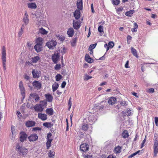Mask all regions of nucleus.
Instances as JSON below:
<instances>
[{
  "label": "nucleus",
  "instance_id": "bb28decb",
  "mask_svg": "<svg viewBox=\"0 0 158 158\" xmlns=\"http://www.w3.org/2000/svg\"><path fill=\"white\" fill-rule=\"evenodd\" d=\"M40 60V57L39 56H36L32 58L31 62L33 63H35Z\"/></svg>",
  "mask_w": 158,
  "mask_h": 158
},
{
  "label": "nucleus",
  "instance_id": "4be33fe9",
  "mask_svg": "<svg viewBox=\"0 0 158 158\" xmlns=\"http://www.w3.org/2000/svg\"><path fill=\"white\" fill-rule=\"evenodd\" d=\"M28 8L31 9H35L37 7L36 4L34 2H31L27 3Z\"/></svg>",
  "mask_w": 158,
  "mask_h": 158
},
{
  "label": "nucleus",
  "instance_id": "052dcab7",
  "mask_svg": "<svg viewBox=\"0 0 158 158\" xmlns=\"http://www.w3.org/2000/svg\"><path fill=\"white\" fill-rule=\"evenodd\" d=\"M51 143H50V142H48L47 141L46 143V146L47 149H49V148L51 145Z\"/></svg>",
  "mask_w": 158,
  "mask_h": 158
},
{
  "label": "nucleus",
  "instance_id": "09e8293b",
  "mask_svg": "<svg viewBox=\"0 0 158 158\" xmlns=\"http://www.w3.org/2000/svg\"><path fill=\"white\" fill-rule=\"evenodd\" d=\"M61 65L60 64H57L55 67V69L56 70H59L61 68Z\"/></svg>",
  "mask_w": 158,
  "mask_h": 158
},
{
  "label": "nucleus",
  "instance_id": "e2e57ef3",
  "mask_svg": "<svg viewBox=\"0 0 158 158\" xmlns=\"http://www.w3.org/2000/svg\"><path fill=\"white\" fill-rule=\"evenodd\" d=\"M132 38V37L130 35H128L127 37V41H129V42H130Z\"/></svg>",
  "mask_w": 158,
  "mask_h": 158
},
{
  "label": "nucleus",
  "instance_id": "6e6552de",
  "mask_svg": "<svg viewBox=\"0 0 158 158\" xmlns=\"http://www.w3.org/2000/svg\"><path fill=\"white\" fill-rule=\"evenodd\" d=\"M27 137V135L24 132L22 131L20 133V141L23 142L26 140Z\"/></svg>",
  "mask_w": 158,
  "mask_h": 158
},
{
  "label": "nucleus",
  "instance_id": "864d4df0",
  "mask_svg": "<svg viewBox=\"0 0 158 158\" xmlns=\"http://www.w3.org/2000/svg\"><path fill=\"white\" fill-rule=\"evenodd\" d=\"M155 123L156 126L158 127V117H156L155 118Z\"/></svg>",
  "mask_w": 158,
  "mask_h": 158
},
{
  "label": "nucleus",
  "instance_id": "a18cd8bd",
  "mask_svg": "<svg viewBox=\"0 0 158 158\" xmlns=\"http://www.w3.org/2000/svg\"><path fill=\"white\" fill-rule=\"evenodd\" d=\"M96 45L97 44L90 45L89 47V50H93V49L95 47Z\"/></svg>",
  "mask_w": 158,
  "mask_h": 158
},
{
  "label": "nucleus",
  "instance_id": "4d7b16f0",
  "mask_svg": "<svg viewBox=\"0 0 158 158\" xmlns=\"http://www.w3.org/2000/svg\"><path fill=\"white\" fill-rule=\"evenodd\" d=\"M120 104L122 106H127V104L126 102L124 101H123L120 102Z\"/></svg>",
  "mask_w": 158,
  "mask_h": 158
},
{
  "label": "nucleus",
  "instance_id": "58836bf2",
  "mask_svg": "<svg viewBox=\"0 0 158 158\" xmlns=\"http://www.w3.org/2000/svg\"><path fill=\"white\" fill-rule=\"evenodd\" d=\"M43 40V39L42 38L39 37L36 39V41L37 44H38L39 43L40 44H42Z\"/></svg>",
  "mask_w": 158,
  "mask_h": 158
},
{
  "label": "nucleus",
  "instance_id": "a19ab883",
  "mask_svg": "<svg viewBox=\"0 0 158 158\" xmlns=\"http://www.w3.org/2000/svg\"><path fill=\"white\" fill-rule=\"evenodd\" d=\"M122 136L123 138H125L128 137L129 135L127 131H125L123 132L122 134Z\"/></svg>",
  "mask_w": 158,
  "mask_h": 158
},
{
  "label": "nucleus",
  "instance_id": "7c9ffc66",
  "mask_svg": "<svg viewBox=\"0 0 158 158\" xmlns=\"http://www.w3.org/2000/svg\"><path fill=\"white\" fill-rule=\"evenodd\" d=\"M53 125V124L51 123L46 122L43 124V126L47 128H51Z\"/></svg>",
  "mask_w": 158,
  "mask_h": 158
},
{
  "label": "nucleus",
  "instance_id": "5701e85b",
  "mask_svg": "<svg viewBox=\"0 0 158 158\" xmlns=\"http://www.w3.org/2000/svg\"><path fill=\"white\" fill-rule=\"evenodd\" d=\"M74 31L72 27L68 29L67 32V34L69 35V37H72L73 36L74 34Z\"/></svg>",
  "mask_w": 158,
  "mask_h": 158
},
{
  "label": "nucleus",
  "instance_id": "c9c22d12",
  "mask_svg": "<svg viewBox=\"0 0 158 158\" xmlns=\"http://www.w3.org/2000/svg\"><path fill=\"white\" fill-rule=\"evenodd\" d=\"M126 113L127 114V116H130L132 115V110L127 108L126 112Z\"/></svg>",
  "mask_w": 158,
  "mask_h": 158
},
{
  "label": "nucleus",
  "instance_id": "37998d69",
  "mask_svg": "<svg viewBox=\"0 0 158 158\" xmlns=\"http://www.w3.org/2000/svg\"><path fill=\"white\" fill-rule=\"evenodd\" d=\"M55 78L56 81H59L62 78V76L60 74H58L56 76Z\"/></svg>",
  "mask_w": 158,
  "mask_h": 158
},
{
  "label": "nucleus",
  "instance_id": "2eb2a0df",
  "mask_svg": "<svg viewBox=\"0 0 158 158\" xmlns=\"http://www.w3.org/2000/svg\"><path fill=\"white\" fill-rule=\"evenodd\" d=\"M80 21H75L73 20V27L76 30L78 29L80 27Z\"/></svg>",
  "mask_w": 158,
  "mask_h": 158
},
{
  "label": "nucleus",
  "instance_id": "a878e982",
  "mask_svg": "<svg viewBox=\"0 0 158 158\" xmlns=\"http://www.w3.org/2000/svg\"><path fill=\"white\" fill-rule=\"evenodd\" d=\"M122 148L118 146L115 148L114 150V153L116 154L119 153L121 152Z\"/></svg>",
  "mask_w": 158,
  "mask_h": 158
},
{
  "label": "nucleus",
  "instance_id": "680f3d73",
  "mask_svg": "<svg viewBox=\"0 0 158 158\" xmlns=\"http://www.w3.org/2000/svg\"><path fill=\"white\" fill-rule=\"evenodd\" d=\"M66 85V82L65 81H63L61 85V87L62 88H64V87H65Z\"/></svg>",
  "mask_w": 158,
  "mask_h": 158
},
{
  "label": "nucleus",
  "instance_id": "20e7f679",
  "mask_svg": "<svg viewBox=\"0 0 158 158\" xmlns=\"http://www.w3.org/2000/svg\"><path fill=\"white\" fill-rule=\"evenodd\" d=\"M97 119V117L94 114H91L89 116L88 120L90 124L94 123Z\"/></svg>",
  "mask_w": 158,
  "mask_h": 158
},
{
  "label": "nucleus",
  "instance_id": "de8ad7c7",
  "mask_svg": "<svg viewBox=\"0 0 158 158\" xmlns=\"http://www.w3.org/2000/svg\"><path fill=\"white\" fill-rule=\"evenodd\" d=\"M113 3L116 5H118L120 2L119 0H113Z\"/></svg>",
  "mask_w": 158,
  "mask_h": 158
},
{
  "label": "nucleus",
  "instance_id": "774afa93",
  "mask_svg": "<svg viewBox=\"0 0 158 158\" xmlns=\"http://www.w3.org/2000/svg\"><path fill=\"white\" fill-rule=\"evenodd\" d=\"M107 158H116V157L113 155H109Z\"/></svg>",
  "mask_w": 158,
  "mask_h": 158
},
{
  "label": "nucleus",
  "instance_id": "79ce46f5",
  "mask_svg": "<svg viewBox=\"0 0 158 158\" xmlns=\"http://www.w3.org/2000/svg\"><path fill=\"white\" fill-rule=\"evenodd\" d=\"M140 152V151L139 150V151H138L136 152H135L131 154V155L130 156H128V158H132V157L135 156L137 154H138V155H139V153Z\"/></svg>",
  "mask_w": 158,
  "mask_h": 158
},
{
  "label": "nucleus",
  "instance_id": "4468645a",
  "mask_svg": "<svg viewBox=\"0 0 158 158\" xmlns=\"http://www.w3.org/2000/svg\"><path fill=\"white\" fill-rule=\"evenodd\" d=\"M114 45V43L113 42L110 41L109 42L108 44H105L104 45V47L106 49V51H107L109 48H112Z\"/></svg>",
  "mask_w": 158,
  "mask_h": 158
},
{
  "label": "nucleus",
  "instance_id": "e433bc0d",
  "mask_svg": "<svg viewBox=\"0 0 158 158\" xmlns=\"http://www.w3.org/2000/svg\"><path fill=\"white\" fill-rule=\"evenodd\" d=\"M59 85L57 83H55L52 86V89L53 92L55 91L58 88Z\"/></svg>",
  "mask_w": 158,
  "mask_h": 158
},
{
  "label": "nucleus",
  "instance_id": "f8f14e48",
  "mask_svg": "<svg viewBox=\"0 0 158 158\" xmlns=\"http://www.w3.org/2000/svg\"><path fill=\"white\" fill-rule=\"evenodd\" d=\"M32 73L34 78H38L40 77V71L37 70L33 69Z\"/></svg>",
  "mask_w": 158,
  "mask_h": 158
},
{
  "label": "nucleus",
  "instance_id": "2f4dec72",
  "mask_svg": "<svg viewBox=\"0 0 158 158\" xmlns=\"http://www.w3.org/2000/svg\"><path fill=\"white\" fill-rule=\"evenodd\" d=\"M131 52L133 55L137 58H138V56L137 55V51L136 50V49L133 47H131Z\"/></svg>",
  "mask_w": 158,
  "mask_h": 158
},
{
  "label": "nucleus",
  "instance_id": "f3484780",
  "mask_svg": "<svg viewBox=\"0 0 158 158\" xmlns=\"http://www.w3.org/2000/svg\"><path fill=\"white\" fill-rule=\"evenodd\" d=\"M106 102L104 101H102L100 103H97L95 105V108H96V109L99 110L102 109L103 108L104 106L103 105H102L101 104L103 103Z\"/></svg>",
  "mask_w": 158,
  "mask_h": 158
},
{
  "label": "nucleus",
  "instance_id": "c756f323",
  "mask_svg": "<svg viewBox=\"0 0 158 158\" xmlns=\"http://www.w3.org/2000/svg\"><path fill=\"white\" fill-rule=\"evenodd\" d=\"M45 112L46 114L50 116L52 115L53 113V110L52 108L46 109Z\"/></svg>",
  "mask_w": 158,
  "mask_h": 158
},
{
  "label": "nucleus",
  "instance_id": "39448f33",
  "mask_svg": "<svg viewBox=\"0 0 158 158\" xmlns=\"http://www.w3.org/2000/svg\"><path fill=\"white\" fill-rule=\"evenodd\" d=\"M80 149L81 151L85 152L89 149V145L87 143H83L80 146Z\"/></svg>",
  "mask_w": 158,
  "mask_h": 158
},
{
  "label": "nucleus",
  "instance_id": "3c124183",
  "mask_svg": "<svg viewBox=\"0 0 158 158\" xmlns=\"http://www.w3.org/2000/svg\"><path fill=\"white\" fill-rule=\"evenodd\" d=\"M76 42V38L73 39L71 42V44L72 46H74Z\"/></svg>",
  "mask_w": 158,
  "mask_h": 158
},
{
  "label": "nucleus",
  "instance_id": "ddd939ff",
  "mask_svg": "<svg viewBox=\"0 0 158 158\" xmlns=\"http://www.w3.org/2000/svg\"><path fill=\"white\" fill-rule=\"evenodd\" d=\"M38 118L43 121H45L47 119V115L45 114L40 113L38 114Z\"/></svg>",
  "mask_w": 158,
  "mask_h": 158
},
{
  "label": "nucleus",
  "instance_id": "a211bd4d",
  "mask_svg": "<svg viewBox=\"0 0 158 158\" xmlns=\"http://www.w3.org/2000/svg\"><path fill=\"white\" fill-rule=\"evenodd\" d=\"M35 123L32 121H29L27 122L26 123V125L27 127H31L35 126Z\"/></svg>",
  "mask_w": 158,
  "mask_h": 158
},
{
  "label": "nucleus",
  "instance_id": "6e6d98bb",
  "mask_svg": "<svg viewBox=\"0 0 158 158\" xmlns=\"http://www.w3.org/2000/svg\"><path fill=\"white\" fill-rule=\"evenodd\" d=\"M57 38L58 39L61 41L64 40L65 39V38L64 37L61 36L59 35L57 36Z\"/></svg>",
  "mask_w": 158,
  "mask_h": 158
},
{
  "label": "nucleus",
  "instance_id": "c03bdc74",
  "mask_svg": "<svg viewBox=\"0 0 158 158\" xmlns=\"http://www.w3.org/2000/svg\"><path fill=\"white\" fill-rule=\"evenodd\" d=\"M55 155V152L53 150H50L49 153V156L50 157H52Z\"/></svg>",
  "mask_w": 158,
  "mask_h": 158
},
{
  "label": "nucleus",
  "instance_id": "cd10ccee",
  "mask_svg": "<svg viewBox=\"0 0 158 158\" xmlns=\"http://www.w3.org/2000/svg\"><path fill=\"white\" fill-rule=\"evenodd\" d=\"M116 102V98L114 97H111L109 98L108 101V103L109 104L111 105H113L115 104Z\"/></svg>",
  "mask_w": 158,
  "mask_h": 158
},
{
  "label": "nucleus",
  "instance_id": "423d86ee",
  "mask_svg": "<svg viewBox=\"0 0 158 158\" xmlns=\"http://www.w3.org/2000/svg\"><path fill=\"white\" fill-rule=\"evenodd\" d=\"M154 156H156L158 152V140H155L153 146Z\"/></svg>",
  "mask_w": 158,
  "mask_h": 158
},
{
  "label": "nucleus",
  "instance_id": "b1692460",
  "mask_svg": "<svg viewBox=\"0 0 158 158\" xmlns=\"http://www.w3.org/2000/svg\"><path fill=\"white\" fill-rule=\"evenodd\" d=\"M85 59L88 63H92L94 61L90 57L89 55L87 54L85 55Z\"/></svg>",
  "mask_w": 158,
  "mask_h": 158
},
{
  "label": "nucleus",
  "instance_id": "72a5a7b5",
  "mask_svg": "<svg viewBox=\"0 0 158 158\" xmlns=\"http://www.w3.org/2000/svg\"><path fill=\"white\" fill-rule=\"evenodd\" d=\"M134 12L135 10H129L126 13L125 15L127 16L131 17Z\"/></svg>",
  "mask_w": 158,
  "mask_h": 158
},
{
  "label": "nucleus",
  "instance_id": "1a4fd4ad",
  "mask_svg": "<svg viewBox=\"0 0 158 158\" xmlns=\"http://www.w3.org/2000/svg\"><path fill=\"white\" fill-rule=\"evenodd\" d=\"M28 139L30 142L35 141L38 139V136L37 134H33L28 136Z\"/></svg>",
  "mask_w": 158,
  "mask_h": 158
},
{
  "label": "nucleus",
  "instance_id": "338daca9",
  "mask_svg": "<svg viewBox=\"0 0 158 158\" xmlns=\"http://www.w3.org/2000/svg\"><path fill=\"white\" fill-rule=\"evenodd\" d=\"M92 78V77L91 76L88 75H86V77H85V79L86 80H88L89 79L91 78Z\"/></svg>",
  "mask_w": 158,
  "mask_h": 158
},
{
  "label": "nucleus",
  "instance_id": "bf43d9fd",
  "mask_svg": "<svg viewBox=\"0 0 158 158\" xmlns=\"http://www.w3.org/2000/svg\"><path fill=\"white\" fill-rule=\"evenodd\" d=\"M41 129V128L40 127H35L34 128H33V131H40Z\"/></svg>",
  "mask_w": 158,
  "mask_h": 158
},
{
  "label": "nucleus",
  "instance_id": "393cba45",
  "mask_svg": "<svg viewBox=\"0 0 158 158\" xmlns=\"http://www.w3.org/2000/svg\"><path fill=\"white\" fill-rule=\"evenodd\" d=\"M77 8L79 10H82L83 8V3L82 0L78 1L77 3Z\"/></svg>",
  "mask_w": 158,
  "mask_h": 158
},
{
  "label": "nucleus",
  "instance_id": "f257e3e1",
  "mask_svg": "<svg viewBox=\"0 0 158 158\" xmlns=\"http://www.w3.org/2000/svg\"><path fill=\"white\" fill-rule=\"evenodd\" d=\"M60 50H57L56 51L54 54L52 55V59L54 63L56 64L57 63V61L60 56Z\"/></svg>",
  "mask_w": 158,
  "mask_h": 158
},
{
  "label": "nucleus",
  "instance_id": "6ab92c4d",
  "mask_svg": "<svg viewBox=\"0 0 158 158\" xmlns=\"http://www.w3.org/2000/svg\"><path fill=\"white\" fill-rule=\"evenodd\" d=\"M45 96L48 102H52L53 98L51 94H46L45 95Z\"/></svg>",
  "mask_w": 158,
  "mask_h": 158
},
{
  "label": "nucleus",
  "instance_id": "f03ea898",
  "mask_svg": "<svg viewBox=\"0 0 158 158\" xmlns=\"http://www.w3.org/2000/svg\"><path fill=\"white\" fill-rule=\"evenodd\" d=\"M16 148L18 150V151L19 152V154L20 155H26L28 152L27 149L23 147H20L19 145H17Z\"/></svg>",
  "mask_w": 158,
  "mask_h": 158
},
{
  "label": "nucleus",
  "instance_id": "0e129e2a",
  "mask_svg": "<svg viewBox=\"0 0 158 158\" xmlns=\"http://www.w3.org/2000/svg\"><path fill=\"white\" fill-rule=\"evenodd\" d=\"M154 89L153 88H150L149 89L148 92L149 93H152L154 92Z\"/></svg>",
  "mask_w": 158,
  "mask_h": 158
},
{
  "label": "nucleus",
  "instance_id": "9d476101",
  "mask_svg": "<svg viewBox=\"0 0 158 158\" xmlns=\"http://www.w3.org/2000/svg\"><path fill=\"white\" fill-rule=\"evenodd\" d=\"M36 112H42L44 108L43 106L41 104H36L34 108Z\"/></svg>",
  "mask_w": 158,
  "mask_h": 158
},
{
  "label": "nucleus",
  "instance_id": "412c9836",
  "mask_svg": "<svg viewBox=\"0 0 158 158\" xmlns=\"http://www.w3.org/2000/svg\"><path fill=\"white\" fill-rule=\"evenodd\" d=\"M19 87L20 89L21 93L23 96L25 94V89L23 86V83L22 81H20L19 83Z\"/></svg>",
  "mask_w": 158,
  "mask_h": 158
},
{
  "label": "nucleus",
  "instance_id": "dca6fc26",
  "mask_svg": "<svg viewBox=\"0 0 158 158\" xmlns=\"http://www.w3.org/2000/svg\"><path fill=\"white\" fill-rule=\"evenodd\" d=\"M42 44L40 43L36 44L34 47V49L37 52H40L41 51Z\"/></svg>",
  "mask_w": 158,
  "mask_h": 158
},
{
  "label": "nucleus",
  "instance_id": "f704fd0d",
  "mask_svg": "<svg viewBox=\"0 0 158 158\" xmlns=\"http://www.w3.org/2000/svg\"><path fill=\"white\" fill-rule=\"evenodd\" d=\"M89 125L84 124L82 126V129L84 131H86L89 127Z\"/></svg>",
  "mask_w": 158,
  "mask_h": 158
},
{
  "label": "nucleus",
  "instance_id": "69168bd1",
  "mask_svg": "<svg viewBox=\"0 0 158 158\" xmlns=\"http://www.w3.org/2000/svg\"><path fill=\"white\" fill-rule=\"evenodd\" d=\"M71 100V98H70L69 100V102L68 103V106H69V109H70L71 106L72 105V102L70 100Z\"/></svg>",
  "mask_w": 158,
  "mask_h": 158
},
{
  "label": "nucleus",
  "instance_id": "13d9d810",
  "mask_svg": "<svg viewBox=\"0 0 158 158\" xmlns=\"http://www.w3.org/2000/svg\"><path fill=\"white\" fill-rule=\"evenodd\" d=\"M83 157L84 158H92V155H85V154L83 155Z\"/></svg>",
  "mask_w": 158,
  "mask_h": 158
},
{
  "label": "nucleus",
  "instance_id": "8fccbe9b",
  "mask_svg": "<svg viewBox=\"0 0 158 158\" xmlns=\"http://www.w3.org/2000/svg\"><path fill=\"white\" fill-rule=\"evenodd\" d=\"M2 62H6V55H2Z\"/></svg>",
  "mask_w": 158,
  "mask_h": 158
},
{
  "label": "nucleus",
  "instance_id": "9b49d317",
  "mask_svg": "<svg viewBox=\"0 0 158 158\" xmlns=\"http://www.w3.org/2000/svg\"><path fill=\"white\" fill-rule=\"evenodd\" d=\"M29 16L26 11L25 12L24 16L23 19V22L24 23L25 25H27L29 22Z\"/></svg>",
  "mask_w": 158,
  "mask_h": 158
},
{
  "label": "nucleus",
  "instance_id": "ea45409f",
  "mask_svg": "<svg viewBox=\"0 0 158 158\" xmlns=\"http://www.w3.org/2000/svg\"><path fill=\"white\" fill-rule=\"evenodd\" d=\"M37 21L40 23H43V19L42 18V16H40L39 17H36Z\"/></svg>",
  "mask_w": 158,
  "mask_h": 158
},
{
  "label": "nucleus",
  "instance_id": "603ef678",
  "mask_svg": "<svg viewBox=\"0 0 158 158\" xmlns=\"http://www.w3.org/2000/svg\"><path fill=\"white\" fill-rule=\"evenodd\" d=\"M40 102L41 103V104L42 106L46 105L47 104V101L46 100L41 101Z\"/></svg>",
  "mask_w": 158,
  "mask_h": 158
},
{
  "label": "nucleus",
  "instance_id": "49530a36",
  "mask_svg": "<svg viewBox=\"0 0 158 158\" xmlns=\"http://www.w3.org/2000/svg\"><path fill=\"white\" fill-rule=\"evenodd\" d=\"M103 27L102 25H100L98 27V31L99 32L101 33V32H103Z\"/></svg>",
  "mask_w": 158,
  "mask_h": 158
},
{
  "label": "nucleus",
  "instance_id": "7ed1b4c3",
  "mask_svg": "<svg viewBox=\"0 0 158 158\" xmlns=\"http://www.w3.org/2000/svg\"><path fill=\"white\" fill-rule=\"evenodd\" d=\"M56 45V41L54 40H51L48 42L46 44V46L51 49H53L55 48Z\"/></svg>",
  "mask_w": 158,
  "mask_h": 158
},
{
  "label": "nucleus",
  "instance_id": "473e14b6",
  "mask_svg": "<svg viewBox=\"0 0 158 158\" xmlns=\"http://www.w3.org/2000/svg\"><path fill=\"white\" fill-rule=\"evenodd\" d=\"M39 32L40 33L43 35H46L48 33V32L42 27H41L39 29Z\"/></svg>",
  "mask_w": 158,
  "mask_h": 158
},
{
  "label": "nucleus",
  "instance_id": "4c0bfd02",
  "mask_svg": "<svg viewBox=\"0 0 158 158\" xmlns=\"http://www.w3.org/2000/svg\"><path fill=\"white\" fill-rule=\"evenodd\" d=\"M134 28L131 29V31L132 32H135L137 31V29L138 27V25L136 23H134Z\"/></svg>",
  "mask_w": 158,
  "mask_h": 158
},
{
  "label": "nucleus",
  "instance_id": "0eeeda50",
  "mask_svg": "<svg viewBox=\"0 0 158 158\" xmlns=\"http://www.w3.org/2000/svg\"><path fill=\"white\" fill-rule=\"evenodd\" d=\"M32 84L33 86L37 90L40 89L42 86L41 83L38 81H35Z\"/></svg>",
  "mask_w": 158,
  "mask_h": 158
},
{
  "label": "nucleus",
  "instance_id": "5fc2aeb1",
  "mask_svg": "<svg viewBox=\"0 0 158 158\" xmlns=\"http://www.w3.org/2000/svg\"><path fill=\"white\" fill-rule=\"evenodd\" d=\"M2 55H6V49L4 46H3L2 48Z\"/></svg>",
  "mask_w": 158,
  "mask_h": 158
},
{
  "label": "nucleus",
  "instance_id": "c85d7f7f",
  "mask_svg": "<svg viewBox=\"0 0 158 158\" xmlns=\"http://www.w3.org/2000/svg\"><path fill=\"white\" fill-rule=\"evenodd\" d=\"M30 98H34L36 101H38L40 98L39 96L36 94H31L30 95Z\"/></svg>",
  "mask_w": 158,
  "mask_h": 158
},
{
  "label": "nucleus",
  "instance_id": "aec40b11",
  "mask_svg": "<svg viewBox=\"0 0 158 158\" xmlns=\"http://www.w3.org/2000/svg\"><path fill=\"white\" fill-rule=\"evenodd\" d=\"M80 11L79 10H76L74 12V16L76 19H79L80 17Z\"/></svg>",
  "mask_w": 158,
  "mask_h": 158
}]
</instances>
